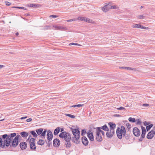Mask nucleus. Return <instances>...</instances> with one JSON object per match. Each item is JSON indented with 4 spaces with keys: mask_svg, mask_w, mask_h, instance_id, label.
Returning <instances> with one entry per match:
<instances>
[{
    "mask_svg": "<svg viewBox=\"0 0 155 155\" xmlns=\"http://www.w3.org/2000/svg\"><path fill=\"white\" fill-rule=\"evenodd\" d=\"M16 133H14L9 134H5L0 137V151L5 150L7 148H15L18 145L19 141L15 138Z\"/></svg>",
    "mask_w": 155,
    "mask_h": 155,
    "instance_id": "obj_1",
    "label": "nucleus"
},
{
    "mask_svg": "<svg viewBox=\"0 0 155 155\" xmlns=\"http://www.w3.org/2000/svg\"><path fill=\"white\" fill-rule=\"evenodd\" d=\"M117 134L119 139H121L122 136H124L126 134V129L123 126H121L120 129L118 127L117 129Z\"/></svg>",
    "mask_w": 155,
    "mask_h": 155,
    "instance_id": "obj_2",
    "label": "nucleus"
},
{
    "mask_svg": "<svg viewBox=\"0 0 155 155\" xmlns=\"http://www.w3.org/2000/svg\"><path fill=\"white\" fill-rule=\"evenodd\" d=\"M59 136L60 137L64 139L65 141L71 140V134L66 131H63L61 133Z\"/></svg>",
    "mask_w": 155,
    "mask_h": 155,
    "instance_id": "obj_3",
    "label": "nucleus"
},
{
    "mask_svg": "<svg viewBox=\"0 0 155 155\" xmlns=\"http://www.w3.org/2000/svg\"><path fill=\"white\" fill-rule=\"evenodd\" d=\"M35 139L34 138H31L29 141L30 148L32 150L36 149V147L35 144Z\"/></svg>",
    "mask_w": 155,
    "mask_h": 155,
    "instance_id": "obj_4",
    "label": "nucleus"
},
{
    "mask_svg": "<svg viewBox=\"0 0 155 155\" xmlns=\"http://www.w3.org/2000/svg\"><path fill=\"white\" fill-rule=\"evenodd\" d=\"M72 134L74 136L77 137L78 138H80V133L79 130L78 129H73L72 128H71Z\"/></svg>",
    "mask_w": 155,
    "mask_h": 155,
    "instance_id": "obj_5",
    "label": "nucleus"
},
{
    "mask_svg": "<svg viewBox=\"0 0 155 155\" xmlns=\"http://www.w3.org/2000/svg\"><path fill=\"white\" fill-rule=\"evenodd\" d=\"M133 132L134 135L136 137L139 136L140 134L139 129L137 127L134 128L133 130Z\"/></svg>",
    "mask_w": 155,
    "mask_h": 155,
    "instance_id": "obj_6",
    "label": "nucleus"
},
{
    "mask_svg": "<svg viewBox=\"0 0 155 155\" xmlns=\"http://www.w3.org/2000/svg\"><path fill=\"white\" fill-rule=\"evenodd\" d=\"M154 130H151L149 132L147 135V137L148 139H151L153 137L155 134Z\"/></svg>",
    "mask_w": 155,
    "mask_h": 155,
    "instance_id": "obj_7",
    "label": "nucleus"
},
{
    "mask_svg": "<svg viewBox=\"0 0 155 155\" xmlns=\"http://www.w3.org/2000/svg\"><path fill=\"white\" fill-rule=\"evenodd\" d=\"M47 138L48 140H51L53 138V134L50 130H48L47 131Z\"/></svg>",
    "mask_w": 155,
    "mask_h": 155,
    "instance_id": "obj_8",
    "label": "nucleus"
},
{
    "mask_svg": "<svg viewBox=\"0 0 155 155\" xmlns=\"http://www.w3.org/2000/svg\"><path fill=\"white\" fill-rule=\"evenodd\" d=\"M82 142L83 144L87 146L88 145V141L87 138L85 137H82Z\"/></svg>",
    "mask_w": 155,
    "mask_h": 155,
    "instance_id": "obj_9",
    "label": "nucleus"
},
{
    "mask_svg": "<svg viewBox=\"0 0 155 155\" xmlns=\"http://www.w3.org/2000/svg\"><path fill=\"white\" fill-rule=\"evenodd\" d=\"M108 131L106 133L107 136V137L111 138L113 137L114 133V131L112 130L111 131V130H110L109 131Z\"/></svg>",
    "mask_w": 155,
    "mask_h": 155,
    "instance_id": "obj_10",
    "label": "nucleus"
},
{
    "mask_svg": "<svg viewBox=\"0 0 155 155\" xmlns=\"http://www.w3.org/2000/svg\"><path fill=\"white\" fill-rule=\"evenodd\" d=\"M60 143V140L57 139H54L53 141V144L54 146H59Z\"/></svg>",
    "mask_w": 155,
    "mask_h": 155,
    "instance_id": "obj_11",
    "label": "nucleus"
},
{
    "mask_svg": "<svg viewBox=\"0 0 155 155\" xmlns=\"http://www.w3.org/2000/svg\"><path fill=\"white\" fill-rule=\"evenodd\" d=\"M27 144L25 142H22L20 144V146L21 150H23L25 149L27 147Z\"/></svg>",
    "mask_w": 155,
    "mask_h": 155,
    "instance_id": "obj_12",
    "label": "nucleus"
},
{
    "mask_svg": "<svg viewBox=\"0 0 155 155\" xmlns=\"http://www.w3.org/2000/svg\"><path fill=\"white\" fill-rule=\"evenodd\" d=\"M108 124L110 126V130H111V131H112V130L114 131V129L116 126V124L112 122H110L108 123Z\"/></svg>",
    "mask_w": 155,
    "mask_h": 155,
    "instance_id": "obj_13",
    "label": "nucleus"
},
{
    "mask_svg": "<svg viewBox=\"0 0 155 155\" xmlns=\"http://www.w3.org/2000/svg\"><path fill=\"white\" fill-rule=\"evenodd\" d=\"M88 137L90 140L91 141H93L94 140V137L93 134L92 133L88 132L87 133Z\"/></svg>",
    "mask_w": 155,
    "mask_h": 155,
    "instance_id": "obj_14",
    "label": "nucleus"
},
{
    "mask_svg": "<svg viewBox=\"0 0 155 155\" xmlns=\"http://www.w3.org/2000/svg\"><path fill=\"white\" fill-rule=\"evenodd\" d=\"M77 137L74 136V137H72L71 139L72 141L74 142V143L77 144H78L79 143L78 140L80 138H78Z\"/></svg>",
    "mask_w": 155,
    "mask_h": 155,
    "instance_id": "obj_15",
    "label": "nucleus"
},
{
    "mask_svg": "<svg viewBox=\"0 0 155 155\" xmlns=\"http://www.w3.org/2000/svg\"><path fill=\"white\" fill-rule=\"evenodd\" d=\"M96 139L97 141L99 142L101 141L102 140V137L101 134L97 132H96Z\"/></svg>",
    "mask_w": 155,
    "mask_h": 155,
    "instance_id": "obj_16",
    "label": "nucleus"
},
{
    "mask_svg": "<svg viewBox=\"0 0 155 155\" xmlns=\"http://www.w3.org/2000/svg\"><path fill=\"white\" fill-rule=\"evenodd\" d=\"M109 9H110V7H109V5H105L102 8V10L104 12H107L109 10Z\"/></svg>",
    "mask_w": 155,
    "mask_h": 155,
    "instance_id": "obj_17",
    "label": "nucleus"
},
{
    "mask_svg": "<svg viewBox=\"0 0 155 155\" xmlns=\"http://www.w3.org/2000/svg\"><path fill=\"white\" fill-rule=\"evenodd\" d=\"M61 130V128L59 127H57L55 129L54 132V135H57L59 132Z\"/></svg>",
    "mask_w": 155,
    "mask_h": 155,
    "instance_id": "obj_18",
    "label": "nucleus"
},
{
    "mask_svg": "<svg viewBox=\"0 0 155 155\" xmlns=\"http://www.w3.org/2000/svg\"><path fill=\"white\" fill-rule=\"evenodd\" d=\"M20 134L23 137H27L28 135V133L25 131L21 132Z\"/></svg>",
    "mask_w": 155,
    "mask_h": 155,
    "instance_id": "obj_19",
    "label": "nucleus"
},
{
    "mask_svg": "<svg viewBox=\"0 0 155 155\" xmlns=\"http://www.w3.org/2000/svg\"><path fill=\"white\" fill-rule=\"evenodd\" d=\"M66 140L65 143V145L66 147H70L71 145V143L70 142V140Z\"/></svg>",
    "mask_w": 155,
    "mask_h": 155,
    "instance_id": "obj_20",
    "label": "nucleus"
},
{
    "mask_svg": "<svg viewBox=\"0 0 155 155\" xmlns=\"http://www.w3.org/2000/svg\"><path fill=\"white\" fill-rule=\"evenodd\" d=\"M101 127V129H102L103 130H105V131H109V130L107 126V125L106 124H105L103 126H102L101 127Z\"/></svg>",
    "mask_w": 155,
    "mask_h": 155,
    "instance_id": "obj_21",
    "label": "nucleus"
},
{
    "mask_svg": "<svg viewBox=\"0 0 155 155\" xmlns=\"http://www.w3.org/2000/svg\"><path fill=\"white\" fill-rule=\"evenodd\" d=\"M97 132L100 134L101 133L103 135H104V132L101 129V127L97 128Z\"/></svg>",
    "mask_w": 155,
    "mask_h": 155,
    "instance_id": "obj_22",
    "label": "nucleus"
},
{
    "mask_svg": "<svg viewBox=\"0 0 155 155\" xmlns=\"http://www.w3.org/2000/svg\"><path fill=\"white\" fill-rule=\"evenodd\" d=\"M45 143V141L42 140L40 139L37 142V144L39 145H43Z\"/></svg>",
    "mask_w": 155,
    "mask_h": 155,
    "instance_id": "obj_23",
    "label": "nucleus"
},
{
    "mask_svg": "<svg viewBox=\"0 0 155 155\" xmlns=\"http://www.w3.org/2000/svg\"><path fill=\"white\" fill-rule=\"evenodd\" d=\"M43 131L42 128H40L36 130V131L38 135L41 134L42 132Z\"/></svg>",
    "mask_w": 155,
    "mask_h": 155,
    "instance_id": "obj_24",
    "label": "nucleus"
},
{
    "mask_svg": "<svg viewBox=\"0 0 155 155\" xmlns=\"http://www.w3.org/2000/svg\"><path fill=\"white\" fill-rule=\"evenodd\" d=\"M47 131V130L46 129H45L42 132V133L41 134V135L40 136H42L43 137H41L42 138H44L45 136L46 135V133Z\"/></svg>",
    "mask_w": 155,
    "mask_h": 155,
    "instance_id": "obj_25",
    "label": "nucleus"
},
{
    "mask_svg": "<svg viewBox=\"0 0 155 155\" xmlns=\"http://www.w3.org/2000/svg\"><path fill=\"white\" fill-rule=\"evenodd\" d=\"M30 133H31V134L33 135V137H37L38 135L35 131H30Z\"/></svg>",
    "mask_w": 155,
    "mask_h": 155,
    "instance_id": "obj_26",
    "label": "nucleus"
},
{
    "mask_svg": "<svg viewBox=\"0 0 155 155\" xmlns=\"http://www.w3.org/2000/svg\"><path fill=\"white\" fill-rule=\"evenodd\" d=\"M129 121L131 122L134 123L136 122V120L135 118L130 117L128 119Z\"/></svg>",
    "mask_w": 155,
    "mask_h": 155,
    "instance_id": "obj_27",
    "label": "nucleus"
},
{
    "mask_svg": "<svg viewBox=\"0 0 155 155\" xmlns=\"http://www.w3.org/2000/svg\"><path fill=\"white\" fill-rule=\"evenodd\" d=\"M141 25L138 24H135L132 26V27L135 28H140V27Z\"/></svg>",
    "mask_w": 155,
    "mask_h": 155,
    "instance_id": "obj_28",
    "label": "nucleus"
},
{
    "mask_svg": "<svg viewBox=\"0 0 155 155\" xmlns=\"http://www.w3.org/2000/svg\"><path fill=\"white\" fill-rule=\"evenodd\" d=\"M153 125L152 124L147 125L146 126V129L147 131H149L151 128L153 126Z\"/></svg>",
    "mask_w": 155,
    "mask_h": 155,
    "instance_id": "obj_29",
    "label": "nucleus"
},
{
    "mask_svg": "<svg viewBox=\"0 0 155 155\" xmlns=\"http://www.w3.org/2000/svg\"><path fill=\"white\" fill-rule=\"evenodd\" d=\"M110 8L111 9H118V7L117 5H115L111 6L110 7Z\"/></svg>",
    "mask_w": 155,
    "mask_h": 155,
    "instance_id": "obj_30",
    "label": "nucleus"
},
{
    "mask_svg": "<svg viewBox=\"0 0 155 155\" xmlns=\"http://www.w3.org/2000/svg\"><path fill=\"white\" fill-rule=\"evenodd\" d=\"M66 115L67 116H68L71 118H74L75 117V116H74V115H72L71 114H66Z\"/></svg>",
    "mask_w": 155,
    "mask_h": 155,
    "instance_id": "obj_31",
    "label": "nucleus"
},
{
    "mask_svg": "<svg viewBox=\"0 0 155 155\" xmlns=\"http://www.w3.org/2000/svg\"><path fill=\"white\" fill-rule=\"evenodd\" d=\"M85 18H86L85 17H79L77 19L82 21H85Z\"/></svg>",
    "mask_w": 155,
    "mask_h": 155,
    "instance_id": "obj_32",
    "label": "nucleus"
},
{
    "mask_svg": "<svg viewBox=\"0 0 155 155\" xmlns=\"http://www.w3.org/2000/svg\"><path fill=\"white\" fill-rule=\"evenodd\" d=\"M51 140H48V141H47L46 140H45L46 142V143L47 144V145L48 147H50V145L51 144Z\"/></svg>",
    "mask_w": 155,
    "mask_h": 155,
    "instance_id": "obj_33",
    "label": "nucleus"
},
{
    "mask_svg": "<svg viewBox=\"0 0 155 155\" xmlns=\"http://www.w3.org/2000/svg\"><path fill=\"white\" fill-rule=\"evenodd\" d=\"M12 8H19V9H25V10L26 9L24 7L14 6V7H13Z\"/></svg>",
    "mask_w": 155,
    "mask_h": 155,
    "instance_id": "obj_34",
    "label": "nucleus"
},
{
    "mask_svg": "<svg viewBox=\"0 0 155 155\" xmlns=\"http://www.w3.org/2000/svg\"><path fill=\"white\" fill-rule=\"evenodd\" d=\"M77 20V19L75 18H74V19H72L68 20H67L66 21L67 22H71V21H76Z\"/></svg>",
    "mask_w": 155,
    "mask_h": 155,
    "instance_id": "obj_35",
    "label": "nucleus"
},
{
    "mask_svg": "<svg viewBox=\"0 0 155 155\" xmlns=\"http://www.w3.org/2000/svg\"><path fill=\"white\" fill-rule=\"evenodd\" d=\"M78 45V46H81V45L78 44L77 43H70L69 44V45Z\"/></svg>",
    "mask_w": 155,
    "mask_h": 155,
    "instance_id": "obj_36",
    "label": "nucleus"
},
{
    "mask_svg": "<svg viewBox=\"0 0 155 155\" xmlns=\"http://www.w3.org/2000/svg\"><path fill=\"white\" fill-rule=\"evenodd\" d=\"M85 21H86L88 23H91V22L92 21L89 18H86Z\"/></svg>",
    "mask_w": 155,
    "mask_h": 155,
    "instance_id": "obj_37",
    "label": "nucleus"
},
{
    "mask_svg": "<svg viewBox=\"0 0 155 155\" xmlns=\"http://www.w3.org/2000/svg\"><path fill=\"white\" fill-rule=\"evenodd\" d=\"M50 26H45V27L44 28H43V29L44 30H48L49 29H50Z\"/></svg>",
    "mask_w": 155,
    "mask_h": 155,
    "instance_id": "obj_38",
    "label": "nucleus"
},
{
    "mask_svg": "<svg viewBox=\"0 0 155 155\" xmlns=\"http://www.w3.org/2000/svg\"><path fill=\"white\" fill-rule=\"evenodd\" d=\"M137 122L136 123V124L137 125H140L141 124V122L140 121V120L139 119H138L137 120Z\"/></svg>",
    "mask_w": 155,
    "mask_h": 155,
    "instance_id": "obj_39",
    "label": "nucleus"
},
{
    "mask_svg": "<svg viewBox=\"0 0 155 155\" xmlns=\"http://www.w3.org/2000/svg\"><path fill=\"white\" fill-rule=\"evenodd\" d=\"M126 125L128 129H130L131 128V125L129 123H127Z\"/></svg>",
    "mask_w": 155,
    "mask_h": 155,
    "instance_id": "obj_40",
    "label": "nucleus"
},
{
    "mask_svg": "<svg viewBox=\"0 0 155 155\" xmlns=\"http://www.w3.org/2000/svg\"><path fill=\"white\" fill-rule=\"evenodd\" d=\"M21 136L19 135H16V136L14 138L17 139V140H18V139L20 137H21Z\"/></svg>",
    "mask_w": 155,
    "mask_h": 155,
    "instance_id": "obj_41",
    "label": "nucleus"
},
{
    "mask_svg": "<svg viewBox=\"0 0 155 155\" xmlns=\"http://www.w3.org/2000/svg\"><path fill=\"white\" fill-rule=\"evenodd\" d=\"M142 132H146L145 128L143 126H141Z\"/></svg>",
    "mask_w": 155,
    "mask_h": 155,
    "instance_id": "obj_42",
    "label": "nucleus"
},
{
    "mask_svg": "<svg viewBox=\"0 0 155 155\" xmlns=\"http://www.w3.org/2000/svg\"><path fill=\"white\" fill-rule=\"evenodd\" d=\"M144 17L142 15H138L137 16V18L139 19H143Z\"/></svg>",
    "mask_w": 155,
    "mask_h": 155,
    "instance_id": "obj_43",
    "label": "nucleus"
},
{
    "mask_svg": "<svg viewBox=\"0 0 155 155\" xmlns=\"http://www.w3.org/2000/svg\"><path fill=\"white\" fill-rule=\"evenodd\" d=\"M146 132H142L141 137L142 138H144Z\"/></svg>",
    "mask_w": 155,
    "mask_h": 155,
    "instance_id": "obj_44",
    "label": "nucleus"
},
{
    "mask_svg": "<svg viewBox=\"0 0 155 155\" xmlns=\"http://www.w3.org/2000/svg\"><path fill=\"white\" fill-rule=\"evenodd\" d=\"M86 131L84 130H82L81 131V135H83L86 133Z\"/></svg>",
    "mask_w": 155,
    "mask_h": 155,
    "instance_id": "obj_45",
    "label": "nucleus"
},
{
    "mask_svg": "<svg viewBox=\"0 0 155 155\" xmlns=\"http://www.w3.org/2000/svg\"><path fill=\"white\" fill-rule=\"evenodd\" d=\"M117 110H125V107H120L119 108H117Z\"/></svg>",
    "mask_w": 155,
    "mask_h": 155,
    "instance_id": "obj_46",
    "label": "nucleus"
},
{
    "mask_svg": "<svg viewBox=\"0 0 155 155\" xmlns=\"http://www.w3.org/2000/svg\"><path fill=\"white\" fill-rule=\"evenodd\" d=\"M49 17H52L53 18H56L58 17V16H57V15H50Z\"/></svg>",
    "mask_w": 155,
    "mask_h": 155,
    "instance_id": "obj_47",
    "label": "nucleus"
},
{
    "mask_svg": "<svg viewBox=\"0 0 155 155\" xmlns=\"http://www.w3.org/2000/svg\"><path fill=\"white\" fill-rule=\"evenodd\" d=\"M121 68H123L125 69L130 70V69H131L130 67H122Z\"/></svg>",
    "mask_w": 155,
    "mask_h": 155,
    "instance_id": "obj_48",
    "label": "nucleus"
},
{
    "mask_svg": "<svg viewBox=\"0 0 155 155\" xmlns=\"http://www.w3.org/2000/svg\"><path fill=\"white\" fill-rule=\"evenodd\" d=\"M5 4H6V5H8V6L10 5H11V3H10V2H5Z\"/></svg>",
    "mask_w": 155,
    "mask_h": 155,
    "instance_id": "obj_49",
    "label": "nucleus"
},
{
    "mask_svg": "<svg viewBox=\"0 0 155 155\" xmlns=\"http://www.w3.org/2000/svg\"><path fill=\"white\" fill-rule=\"evenodd\" d=\"M144 124L145 125L147 126V125L149 124V123L148 122L145 121L144 122Z\"/></svg>",
    "mask_w": 155,
    "mask_h": 155,
    "instance_id": "obj_50",
    "label": "nucleus"
},
{
    "mask_svg": "<svg viewBox=\"0 0 155 155\" xmlns=\"http://www.w3.org/2000/svg\"><path fill=\"white\" fill-rule=\"evenodd\" d=\"M130 137V136L128 135L127 134L126 135L125 137V138L126 139H128Z\"/></svg>",
    "mask_w": 155,
    "mask_h": 155,
    "instance_id": "obj_51",
    "label": "nucleus"
},
{
    "mask_svg": "<svg viewBox=\"0 0 155 155\" xmlns=\"http://www.w3.org/2000/svg\"><path fill=\"white\" fill-rule=\"evenodd\" d=\"M143 106H145V107H148L149 106V104H143Z\"/></svg>",
    "mask_w": 155,
    "mask_h": 155,
    "instance_id": "obj_52",
    "label": "nucleus"
},
{
    "mask_svg": "<svg viewBox=\"0 0 155 155\" xmlns=\"http://www.w3.org/2000/svg\"><path fill=\"white\" fill-rule=\"evenodd\" d=\"M83 105H84V104H78L76 105L77 107H80L83 106Z\"/></svg>",
    "mask_w": 155,
    "mask_h": 155,
    "instance_id": "obj_53",
    "label": "nucleus"
},
{
    "mask_svg": "<svg viewBox=\"0 0 155 155\" xmlns=\"http://www.w3.org/2000/svg\"><path fill=\"white\" fill-rule=\"evenodd\" d=\"M32 119L31 118H28L26 120V121L28 122H29L32 120Z\"/></svg>",
    "mask_w": 155,
    "mask_h": 155,
    "instance_id": "obj_54",
    "label": "nucleus"
},
{
    "mask_svg": "<svg viewBox=\"0 0 155 155\" xmlns=\"http://www.w3.org/2000/svg\"><path fill=\"white\" fill-rule=\"evenodd\" d=\"M58 29L59 30H62V26H58Z\"/></svg>",
    "mask_w": 155,
    "mask_h": 155,
    "instance_id": "obj_55",
    "label": "nucleus"
},
{
    "mask_svg": "<svg viewBox=\"0 0 155 155\" xmlns=\"http://www.w3.org/2000/svg\"><path fill=\"white\" fill-rule=\"evenodd\" d=\"M34 6V4H31L30 5V7H33Z\"/></svg>",
    "mask_w": 155,
    "mask_h": 155,
    "instance_id": "obj_56",
    "label": "nucleus"
},
{
    "mask_svg": "<svg viewBox=\"0 0 155 155\" xmlns=\"http://www.w3.org/2000/svg\"><path fill=\"white\" fill-rule=\"evenodd\" d=\"M67 29V28L66 27H62V30H66Z\"/></svg>",
    "mask_w": 155,
    "mask_h": 155,
    "instance_id": "obj_57",
    "label": "nucleus"
},
{
    "mask_svg": "<svg viewBox=\"0 0 155 155\" xmlns=\"http://www.w3.org/2000/svg\"><path fill=\"white\" fill-rule=\"evenodd\" d=\"M114 117H120V115L119 114H114Z\"/></svg>",
    "mask_w": 155,
    "mask_h": 155,
    "instance_id": "obj_58",
    "label": "nucleus"
},
{
    "mask_svg": "<svg viewBox=\"0 0 155 155\" xmlns=\"http://www.w3.org/2000/svg\"><path fill=\"white\" fill-rule=\"evenodd\" d=\"M143 138H142V137H141V138H140L139 139V141H142L143 140Z\"/></svg>",
    "mask_w": 155,
    "mask_h": 155,
    "instance_id": "obj_59",
    "label": "nucleus"
},
{
    "mask_svg": "<svg viewBox=\"0 0 155 155\" xmlns=\"http://www.w3.org/2000/svg\"><path fill=\"white\" fill-rule=\"evenodd\" d=\"M27 118V117H26V116L24 117H21V119H23L26 118Z\"/></svg>",
    "mask_w": 155,
    "mask_h": 155,
    "instance_id": "obj_60",
    "label": "nucleus"
},
{
    "mask_svg": "<svg viewBox=\"0 0 155 155\" xmlns=\"http://www.w3.org/2000/svg\"><path fill=\"white\" fill-rule=\"evenodd\" d=\"M58 26H53V27L55 28H57V29H58Z\"/></svg>",
    "mask_w": 155,
    "mask_h": 155,
    "instance_id": "obj_61",
    "label": "nucleus"
},
{
    "mask_svg": "<svg viewBox=\"0 0 155 155\" xmlns=\"http://www.w3.org/2000/svg\"><path fill=\"white\" fill-rule=\"evenodd\" d=\"M61 132H63V131H64V128H61Z\"/></svg>",
    "mask_w": 155,
    "mask_h": 155,
    "instance_id": "obj_62",
    "label": "nucleus"
},
{
    "mask_svg": "<svg viewBox=\"0 0 155 155\" xmlns=\"http://www.w3.org/2000/svg\"><path fill=\"white\" fill-rule=\"evenodd\" d=\"M4 67V65H0V68H1Z\"/></svg>",
    "mask_w": 155,
    "mask_h": 155,
    "instance_id": "obj_63",
    "label": "nucleus"
},
{
    "mask_svg": "<svg viewBox=\"0 0 155 155\" xmlns=\"http://www.w3.org/2000/svg\"><path fill=\"white\" fill-rule=\"evenodd\" d=\"M143 29H148V27H144V28Z\"/></svg>",
    "mask_w": 155,
    "mask_h": 155,
    "instance_id": "obj_64",
    "label": "nucleus"
}]
</instances>
